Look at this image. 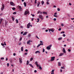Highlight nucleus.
Returning <instances> with one entry per match:
<instances>
[{
    "label": "nucleus",
    "mask_w": 74,
    "mask_h": 74,
    "mask_svg": "<svg viewBox=\"0 0 74 74\" xmlns=\"http://www.w3.org/2000/svg\"><path fill=\"white\" fill-rule=\"evenodd\" d=\"M40 53V52L38 51L35 52V53Z\"/></svg>",
    "instance_id": "19"
},
{
    "label": "nucleus",
    "mask_w": 74,
    "mask_h": 74,
    "mask_svg": "<svg viewBox=\"0 0 74 74\" xmlns=\"http://www.w3.org/2000/svg\"><path fill=\"white\" fill-rule=\"evenodd\" d=\"M25 55H27V53H25Z\"/></svg>",
    "instance_id": "52"
},
{
    "label": "nucleus",
    "mask_w": 74,
    "mask_h": 74,
    "mask_svg": "<svg viewBox=\"0 0 74 74\" xmlns=\"http://www.w3.org/2000/svg\"><path fill=\"white\" fill-rule=\"evenodd\" d=\"M37 72V71L36 70H35L34 71V73H36Z\"/></svg>",
    "instance_id": "58"
},
{
    "label": "nucleus",
    "mask_w": 74,
    "mask_h": 74,
    "mask_svg": "<svg viewBox=\"0 0 74 74\" xmlns=\"http://www.w3.org/2000/svg\"><path fill=\"white\" fill-rule=\"evenodd\" d=\"M30 40L28 41L27 42V44H29V45H31V43H30Z\"/></svg>",
    "instance_id": "6"
},
{
    "label": "nucleus",
    "mask_w": 74,
    "mask_h": 74,
    "mask_svg": "<svg viewBox=\"0 0 74 74\" xmlns=\"http://www.w3.org/2000/svg\"><path fill=\"white\" fill-rule=\"evenodd\" d=\"M55 57H51V59L50 60L51 62H52V61H53L54 60H55Z\"/></svg>",
    "instance_id": "2"
},
{
    "label": "nucleus",
    "mask_w": 74,
    "mask_h": 74,
    "mask_svg": "<svg viewBox=\"0 0 74 74\" xmlns=\"http://www.w3.org/2000/svg\"><path fill=\"white\" fill-rule=\"evenodd\" d=\"M46 49H48V50H49L51 49V48H50V47H46Z\"/></svg>",
    "instance_id": "10"
},
{
    "label": "nucleus",
    "mask_w": 74,
    "mask_h": 74,
    "mask_svg": "<svg viewBox=\"0 0 74 74\" xmlns=\"http://www.w3.org/2000/svg\"><path fill=\"white\" fill-rule=\"evenodd\" d=\"M29 66H30L31 67H32V68H34V67H33V66L32 65V64H29Z\"/></svg>",
    "instance_id": "21"
},
{
    "label": "nucleus",
    "mask_w": 74,
    "mask_h": 74,
    "mask_svg": "<svg viewBox=\"0 0 74 74\" xmlns=\"http://www.w3.org/2000/svg\"><path fill=\"white\" fill-rule=\"evenodd\" d=\"M30 23H28V24H27V27L28 29H29V27H30Z\"/></svg>",
    "instance_id": "5"
},
{
    "label": "nucleus",
    "mask_w": 74,
    "mask_h": 74,
    "mask_svg": "<svg viewBox=\"0 0 74 74\" xmlns=\"http://www.w3.org/2000/svg\"><path fill=\"white\" fill-rule=\"evenodd\" d=\"M10 4L12 5H14V3H13V2H10Z\"/></svg>",
    "instance_id": "11"
},
{
    "label": "nucleus",
    "mask_w": 74,
    "mask_h": 74,
    "mask_svg": "<svg viewBox=\"0 0 74 74\" xmlns=\"http://www.w3.org/2000/svg\"><path fill=\"white\" fill-rule=\"evenodd\" d=\"M40 45H44L43 43H40Z\"/></svg>",
    "instance_id": "42"
},
{
    "label": "nucleus",
    "mask_w": 74,
    "mask_h": 74,
    "mask_svg": "<svg viewBox=\"0 0 74 74\" xmlns=\"http://www.w3.org/2000/svg\"><path fill=\"white\" fill-rule=\"evenodd\" d=\"M12 21H14V19H15V18H14V17H13V16H12Z\"/></svg>",
    "instance_id": "22"
},
{
    "label": "nucleus",
    "mask_w": 74,
    "mask_h": 74,
    "mask_svg": "<svg viewBox=\"0 0 74 74\" xmlns=\"http://www.w3.org/2000/svg\"><path fill=\"white\" fill-rule=\"evenodd\" d=\"M0 21V24H1V22H2V21H3V19L2 18H1Z\"/></svg>",
    "instance_id": "15"
},
{
    "label": "nucleus",
    "mask_w": 74,
    "mask_h": 74,
    "mask_svg": "<svg viewBox=\"0 0 74 74\" xmlns=\"http://www.w3.org/2000/svg\"><path fill=\"white\" fill-rule=\"evenodd\" d=\"M38 63V62H37V61H36V62H35V64H36V65H37V64H37Z\"/></svg>",
    "instance_id": "35"
},
{
    "label": "nucleus",
    "mask_w": 74,
    "mask_h": 74,
    "mask_svg": "<svg viewBox=\"0 0 74 74\" xmlns=\"http://www.w3.org/2000/svg\"><path fill=\"white\" fill-rule=\"evenodd\" d=\"M43 14H46V15H47V12H43Z\"/></svg>",
    "instance_id": "18"
},
{
    "label": "nucleus",
    "mask_w": 74,
    "mask_h": 74,
    "mask_svg": "<svg viewBox=\"0 0 74 74\" xmlns=\"http://www.w3.org/2000/svg\"><path fill=\"white\" fill-rule=\"evenodd\" d=\"M63 55V53H61L60 55H59V56H62Z\"/></svg>",
    "instance_id": "24"
},
{
    "label": "nucleus",
    "mask_w": 74,
    "mask_h": 74,
    "mask_svg": "<svg viewBox=\"0 0 74 74\" xmlns=\"http://www.w3.org/2000/svg\"><path fill=\"white\" fill-rule=\"evenodd\" d=\"M60 9H59V8H57V10L58 11H60Z\"/></svg>",
    "instance_id": "36"
},
{
    "label": "nucleus",
    "mask_w": 74,
    "mask_h": 74,
    "mask_svg": "<svg viewBox=\"0 0 74 74\" xmlns=\"http://www.w3.org/2000/svg\"><path fill=\"white\" fill-rule=\"evenodd\" d=\"M16 23H18V20L17 19H16Z\"/></svg>",
    "instance_id": "28"
},
{
    "label": "nucleus",
    "mask_w": 74,
    "mask_h": 74,
    "mask_svg": "<svg viewBox=\"0 0 74 74\" xmlns=\"http://www.w3.org/2000/svg\"><path fill=\"white\" fill-rule=\"evenodd\" d=\"M48 30L49 32H50V31H51L52 32H54V30H53L52 29H49Z\"/></svg>",
    "instance_id": "3"
},
{
    "label": "nucleus",
    "mask_w": 74,
    "mask_h": 74,
    "mask_svg": "<svg viewBox=\"0 0 74 74\" xmlns=\"http://www.w3.org/2000/svg\"><path fill=\"white\" fill-rule=\"evenodd\" d=\"M40 44L38 45L37 46V48H38V47H40Z\"/></svg>",
    "instance_id": "38"
},
{
    "label": "nucleus",
    "mask_w": 74,
    "mask_h": 74,
    "mask_svg": "<svg viewBox=\"0 0 74 74\" xmlns=\"http://www.w3.org/2000/svg\"><path fill=\"white\" fill-rule=\"evenodd\" d=\"M5 60L6 61H7V60H8V58H6Z\"/></svg>",
    "instance_id": "53"
},
{
    "label": "nucleus",
    "mask_w": 74,
    "mask_h": 74,
    "mask_svg": "<svg viewBox=\"0 0 74 74\" xmlns=\"http://www.w3.org/2000/svg\"><path fill=\"white\" fill-rule=\"evenodd\" d=\"M21 42H19V43L18 44V45H21Z\"/></svg>",
    "instance_id": "40"
},
{
    "label": "nucleus",
    "mask_w": 74,
    "mask_h": 74,
    "mask_svg": "<svg viewBox=\"0 0 74 74\" xmlns=\"http://www.w3.org/2000/svg\"><path fill=\"white\" fill-rule=\"evenodd\" d=\"M61 26H64V25L63 24H61Z\"/></svg>",
    "instance_id": "64"
},
{
    "label": "nucleus",
    "mask_w": 74,
    "mask_h": 74,
    "mask_svg": "<svg viewBox=\"0 0 74 74\" xmlns=\"http://www.w3.org/2000/svg\"><path fill=\"white\" fill-rule=\"evenodd\" d=\"M39 69H40V70H42V68H41V67L39 66Z\"/></svg>",
    "instance_id": "33"
},
{
    "label": "nucleus",
    "mask_w": 74,
    "mask_h": 74,
    "mask_svg": "<svg viewBox=\"0 0 74 74\" xmlns=\"http://www.w3.org/2000/svg\"><path fill=\"white\" fill-rule=\"evenodd\" d=\"M31 15H32V16L34 17V16H34V14H31Z\"/></svg>",
    "instance_id": "50"
},
{
    "label": "nucleus",
    "mask_w": 74,
    "mask_h": 74,
    "mask_svg": "<svg viewBox=\"0 0 74 74\" xmlns=\"http://www.w3.org/2000/svg\"><path fill=\"white\" fill-rule=\"evenodd\" d=\"M19 62L20 63H21L22 61V60H21V58H20L19 59Z\"/></svg>",
    "instance_id": "14"
},
{
    "label": "nucleus",
    "mask_w": 74,
    "mask_h": 74,
    "mask_svg": "<svg viewBox=\"0 0 74 74\" xmlns=\"http://www.w3.org/2000/svg\"><path fill=\"white\" fill-rule=\"evenodd\" d=\"M39 17L41 19H43V16L42 15H39Z\"/></svg>",
    "instance_id": "7"
},
{
    "label": "nucleus",
    "mask_w": 74,
    "mask_h": 74,
    "mask_svg": "<svg viewBox=\"0 0 74 74\" xmlns=\"http://www.w3.org/2000/svg\"><path fill=\"white\" fill-rule=\"evenodd\" d=\"M65 32L64 31H62V32H61V33H63V34H64V33Z\"/></svg>",
    "instance_id": "39"
},
{
    "label": "nucleus",
    "mask_w": 74,
    "mask_h": 74,
    "mask_svg": "<svg viewBox=\"0 0 74 74\" xmlns=\"http://www.w3.org/2000/svg\"><path fill=\"white\" fill-rule=\"evenodd\" d=\"M35 1L34 2L35 4H36L37 3V0H35Z\"/></svg>",
    "instance_id": "37"
},
{
    "label": "nucleus",
    "mask_w": 74,
    "mask_h": 74,
    "mask_svg": "<svg viewBox=\"0 0 74 74\" xmlns=\"http://www.w3.org/2000/svg\"><path fill=\"white\" fill-rule=\"evenodd\" d=\"M7 25V23L6 22L5 23V26H6Z\"/></svg>",
    "instance_id": "41"
},
{
    "label": "nucleus",
    "mask_w": 74,
    "mask_h": 74,
    "mask_svg": "<svg viewBox=\"0 0 74 74\" xmlns=\"http://www.w3.org/2000/svg\"><path fill=\"white\" fill-rule=\"evenodd\" d=\"M4 7H5V5H4L3 3L2 5V7H1V11H3L4 8Z\"/></svg>",
    "instance_id": "1"
},
{
    "label": "nucleus",
    "mask_w": 74,
    "mask_h": 74,
    "mask_svg": "<svg viewBox=\"0 0 74 74\" xmlns=\"http://www.w3.org/2000/svg\"><path fill=\"white\" fill-rule=\"evenodd\" d=\"M25 51H26V52H28V50H27V49H26L25 50Z\"/></svg>",
    "instance_id": "56"
},
{
    "label": "nucleus",
    "mask_w": 74,
    "mask_h": 74,
    "mask_svg": "<svg viewBox=\"0 0 74 74\" xmlns=\"http://www.w3.org/2000/svg\"><path fill=\"white\" fill-rule=\"evenodd\" d=\"M33 58H30V61H32V60H33Z\"/></svg>",
    "instance_id": "29"
},
{
    "label": "nucleus",
    "mask_w": 74,
    "mask_h": 74,
    "mask_svg": "<svg viewBox=\"0 0 74 74\" xmlns=\"http://www.w3.org/2000/svg\"><path fill=\"white\" fill-rule=\"evenodd\" d=\"M61 30V28H60L59 29H58V30H59V31H60Z\"/></svg>",
    "instance_id": "48"
},
{
    "label": "nucleus",
    "mask_w": 74,
    "mask_h": 74,
    "mask_svg": "<svg viewBox=\"0 0 74 74\" xmlns=\"http://www.w3.org/2000/svg\"><path fill=\"white\" fill-rule=\"evenodd\" d=\"M47 5H48V4H49V2H47Z\"/></svg>",
    "instance_id": "51"
},
{
    "label": "nucleus",
    "mask_w": 74,
    "mask_h": 74,
    "mask_svg": "<svg viewBox=\"0 0 74 74\" xmlns=\"http://www.w3.org/2000/svg\"><path fill=\"white\" fill-rule=\"evenodd\" d=\"M53 20L54 21H56V18H53Z\"/></svg>",
    "instance_id": "47"
},
{
    "label": "nucleus",
    "mask_w": 74,
    "mask_h": 74,
    "mask_svg": "<svg viewBox=\"0 0 74 74\" xmlns=\"http://www.w3.org/2000/svg\"><path fill=\"white\" fill-rule=\"evenodd\" d=\"M16 55V54L15 53H13V56H15Z\"/></svg>",
    "instance_id": "55"
},
{
    "label": "nucleus",
    "mask_w": 74,
    "mask_h": 74,
    "mask_svg": "<svg viewBox=\"0 0 74 74\" xmlns=\"http://www.w3.org/2000/svg\"><path fill=\"white\" fill-rule=\"evenodd\" d=\"M29 60H27V63L26 64L27 65H28V64H29Z\"/></svg>",
    "instance_id": "27"
},
{
    "label": "nucleus",
    "mask_w": 74,
    "mask_h": 74,
    "mask_svg": "<svg viewBox=\"0 0 74 74\" xmlns=\"http://www.w3.org/2000/svg\"><path fill=\"white\" fill-rule=\"evenodd\" d=\"M12 9L13 10H15V8L13 7L12 8Z\"/></svg>",
    "instance_id": "31"
},
{
    "label": "nucleus",
    "mask_w": 74,
    "mask_h": 74,
    "mask_svg": "<svg viewBox=\"0 0 74 74\" xmlns=\"http://www.w3.org/2000/svg\"><path fill=\"white\" fill-rule=\"evenodd\" d=\"M63 52H64V53H66V50H65V49L64 48H63V51H62Z\"/></svg>",
    "instance_id": "9"
},
{
    "label": "nucleus",
    "mask_w": 74,
    "mask_h": 74,
    "mask_svg": "<svg viewBox=\"0 0 74 74\" xmlns=\"http://www.w3.org/2000/svg\"><path fill=\"white\" fill-rule=\"evenodd\" d=\"M36 65V66H37V67H39V65L37 64Z\"/></svg>",
    "instance_id": "63"
},
{
    "label": "nucleus",
    "mask_w": 74,
    "mask_h": 74,
    "mask_svg": "<svg viewBox=\"0 0 74 74\" xmlns=\"http://www.w3.org/2000/svg\"><path fill=\"white\" fill-rule=\"evenodd\" d=\"M63 37H65L66 36V35L65 34H64L63 35Z\"/></svg>",
    "instance_id": "43"
},
{
    "label": "nucleus",
    "mask_w": 74,
    "mask_h": 74,
    "mask_svg": "<svg viewBox=\"0 0 74 74\" xmlns=\"http://www.w3.org/2000/svg\"><path fill=\"white\" fill-rule=\"evenodd\" d=\"M37 20H38V21H37L36 22H39V21H40V19H39V18H38L37 19Z\"/></svg>",
    "instance_id": "26"
},
{
    "label": "nucleus",
    "mask_w": 74,
    "mask_h": 74,
    "mask_svg": "<svg viewBox=\"0 0 74 74\" xmlns=\"http://www.w3.org/2000/svg\"><path fill=\"white\" fill-rule=\"evenodd\" d=\"M40 12V10H38L37 12L38 14H39Z\"/></svg>",
    "instance_id": "44"
},
{
    "label": "nucleus",
    "mask_w": 74,
    "mask_h": 74,
    "mask_svg": "<svg viewBox=\"0 0 74 74\" xmlns=\"http://www.w3.org/2000/svg\"><path fill=\"white\" fill-rule=\"evenodd\" d=\"M24 4L25 7H26V2H24Z\"/></svg>",
    "instance_id": "23"
},
{
    "label": "nucleus",
    "mask_w": 74,
    "mask_h": 74,
    "mask_svg": "<svg viewBox=\"0 0 74 74\" xmlns=\"http://www.w3.org/2000/svg\"><path fill=\"white\" fill-rule=\"evenodd\" d=\"M4 43L5 45H6V44H5V42H4Z\"/></svg>",
    "instance_id": "61"
},
{
    "label": "nucleus",
    "mask_w": 74,
    "mask_h": 74,
    "mask_svg": "<svg viewBox=\"0 0 74 74\" xmlns=\"http://www.w3.org/2000/svg\"><path fill=\"white\" fill-rule=\"evenodd\" d=\"M42 4V5H43L44 4V1H42V2H41Z\"/></svg>",
    "instance_id": "25"
},
{
    "label": "nucleus",
    "mask_w": 74,
    "mask_h": 74,
    "mask_svg": "<svg viewBox=\"0 0 74 74\" xmlns=\"http://www.w3.org/2000/svg\"><path fill=\"white\" fill-rule=\"evenodd\" d=\"M1 60H4V58H1Z\"/></svg>",
    "instance_id": "34"
},
{
    "label": "nucleus",
    "mask_w": 74,
    "mask_h": 74,
    "mask_svg": "<svg viewBox=\"0 0 74 74\" xmlns=\"http://www.w3.org/2000/svg\"><path fill=\"white\" fill-rule=\"evenodd\" d=\"M29 13V10H28V11H26L25 12V15H26L27 14H28Z\"/></svg>",
    "instance_id": "4"
},
{
    "label": "nucleus",
    "mask_w": 74,
    "mask_h": 74,
    "mask_svg": "<svg viewBox=\"0 0 74 74\" xmlns=\"http://www.w3.org/2000/svg\"><path fill=\"white\" fill-rule=\"evenodd\" d=\"M51 47H52V45H50L49 46V47H50V48H51Z\"/></svg>",
    "instance_id": "54"
},
{
    "label": "nucleus",
    "mask_w": 74,
    "mask_h": 74,
    "mask_svg": "<svg viewBox=\"0 0 74 74\" xmlns=\"http://www.w3.org/2000/svg\"><path fill=\"white\" fill-rule=\"evenodd\" d=\"M18 9L20 10V11L22 10V8L20 5L18 6Z\"/></svg>",
    "instance_id": "8"
},
{
    "label": "nucleus",
    "mask_w": 74,
    "mask_h": 74,
    "mask_svg": "<svg viewBox=\"0 0 74 74\" xmlns=\"http://www.w3.org/2000/svg\"><path fill=\"white\" fill-rule=\"evenodd\" d=\"M68 51H69V52H70L71 51V50L70 49H68Z\"/></svg>",
    "instance_id": "59"
},
{
    "label": "nucleus",
    "mask_w": 74,
    "mask_h": 74,
    "mask_svg": "<svg viewBox=\"0 0 74 74\" xmlns=\"http://www.w3.org/2000/svg\"><path fill=\"white\" fill-rule=\"evenodd\" d=\"M3 15V14L1 13L0 14V16H2Z\"/></svg>",
    "instance_id": "62"
},
{
    "label": "nucleus",
    "mask_w": 74,
    "mask_h": 74,
    "mask_svg": "<svg viewBox=\"0 0 74 74\" xmlns=\"http://www.w3.org/2000/svg\"><path fill=\"white\" fill-rule=\"evenodd\" d=\"M7 66L8 67H9V63H8L7 64Z\"/></svg>",
    "instance_id": "45"
},
{
    "label": "nucleus",
    "mask_w": 74,
    "mask_h": 74,
    "mask_svg": "<svg viewBox=\"0 0 74 74\" xmlns=\"http://www.w3.org/2000/svg\"><path fill=\"white\" fill-rule=\"evenodd\" d=\"M40 2L39 1L38 2V5H37V6L38 7H39V5H40Z\"/></svg>",
    "instance_id": "13"
},
{
    "label": "nucleus",
    "mask_w": 74,
    "mask_h": 74,
    "mask_svg": "<svg viewBox=\"0 0 74 74\" xmlns=\"http://www.w3.org/2000/svg\"><path fill=\"white\" fill-rule=\"evenodd\" d=\"M70 39H67V41H70Z\"/></svg>",
    "instance_id": "57"
},
{
    "label": "nucleus",
    "mask_w": 74,
    "mask_h": 74,
    "mask_svg": "<svg viewBox=\"0 0 74 74\" xmlns=\"http://www.w3.org/2000/svg\"><path fill=\"white\" fill-rule=\"evenodd\" d=\"M13 14H16V12H14L13 13Z\"/></svg>",
    "instance_id": "46"
},
{
    "label": "nucleus",
    "mask_w": 74,
    "mask_h": 74,
    "mask_svg": "<svg viewBox=\"0 0 74 74\" xmlns=\"http://www.w3.org/2000/svg\"><path fill=\"white\" fill-rule=\"evenodd\" d=\"M51 71V73H54V70H52Z\"/></svg>",
    "instance_id": "30"
},
{
    "label": "nucleus",
    "mask_w": 74,
    "mask_h": 74,
    "mask_svg": "<svg viewBox=\"0 0 74 74\" xmlns=\"http://www.w3.org/2000/svg\"><path fill=\"white\" fill-rule=\"evenodd\" d=\"M58 66H61V64L60 62H58Z\"/></svg>",
    "instance_id": "16"
},
{
    "label": "nucleus",
    "mask_w": 74,
    "mask_h": 74,
    "mask_svg": "<svg viewBox=\"0 0 74 74\" xmlns=\"http://www.w3.org/2000/svg\"><path fill=\"white\" fill-rule=\"evenodd\" d=\"M26 34H27V32H25L24 34H23V36H25V35H26Z\"/></svg>",
    "instance_id": "20"
},
{
    "label": "nucleus",
    "mask_w": 74,
    "mask_h": 74,
    "mask_svg": "<svg viewBox=\"0 0 74 74\" xmlns=\"http://www.w3.org/2000/svg\"><path fill=\"white\" fill-rule=\"evenodd\" d=\"M21 51H22V52L23 51V46L22 47H21Z\"/></svg>",
    "instance_id": "17"
},
{
    "label": "nucleus",
    "mask_w": 74,
    "mask_h": 74,
    "mask_svg": "<svg viewBox=\"0 0 74 74\" xmlns=\"http://www.w3.org/2000/svg\"><path fill=\"white\" fill-rule=\"evenodd\" d=\"M22 40V38L21 37L20 39V41H21Z\"/></svg>",
    "instance_id": "60"
},
{
    "label": "nucleus",
    "mask_w": 74,
    "mask_h": 74,
    "mask_svg": "<svg viewBox=\"0 0 74 74\" xmlns=\"http://www.w3.org/2000/svg\"><path fill=\"white\" fill-rule=\"evenodd\" d=\"M42 52H45V49H43Z\"/></svg>",
    "instance_id": "32"
},
{
    "label": "nucleus",
    "mask_w": 74,
    "mask_h": 74,
    "mask_svg": "<svg viewBox=\"0 0 74 74\" xmlns=\"http://www.w3.org/2000/svg\"><path fill=\"white\" fill-rule=\"evenodd\" d=\"M1 45L2 46H4V45L3 43H1Z\"/></svg>",
    "instance_id": "49"
},
{
    "label": "nucleus",
    "mask_w": 74,
    "mask_h": 74,
    "mask_svg": "<svg viewBox=\"0 0 74 74\" xmlns=\"http://www.w3.org/2000/svg\"><path fill=\"white\" fill-rule=\"evenodd\" d=\"M58 40L59 41H60V40H62V37H61L58 38Z\"/></svg>",
    "instance_id": "12"
}]
</instances>
